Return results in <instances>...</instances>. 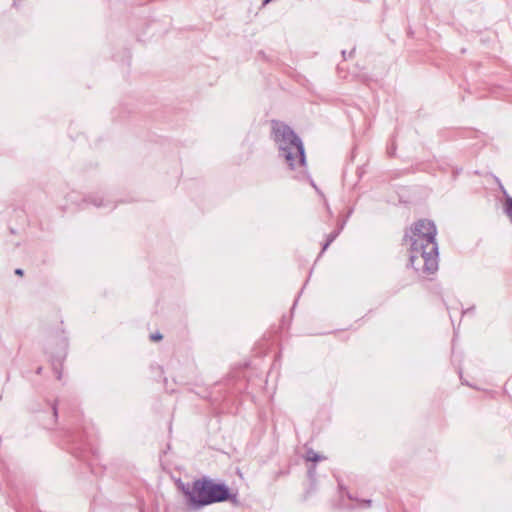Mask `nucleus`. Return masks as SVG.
<instances>
[{
  "label": "nucleus",
  "instance_id": "f257e3e1",
  "mask_svg": "<svg viewBox=\"0 0 512 512\" xmlns=\"http://www.w3.org/2000/svg\"><path fill=\"white\" fill-rule=\"evenodd\" d=\"M436 234L435 224L426 219L416 221L406 230L403 240L409 246V261L416 271L427 275L437 271Z\"/></svg>",
  "mask_w": 512,
  "mask_h": 512
},
{
  "label": "nucleus",
  "instance_id": "f03ea898",
  "mask_svg": "<svg viewBox=\"0 0 512 512\" xmlns=\"http://www.w3.org/2000/svg\"><path fill=\"white\" fill-rule=\"evenodd\" d=\"M272 135L278 144L282 156L291 169L302 167L305 164L304 147L299 137L286 124L273 120Z\"/></svg>",
  "mask_w": 512,
  "mask_h": 512
},
{
  "label": "nucleus",
  "instance_id": "7ed1b4c3",
  "mask_svg": "<svg viewBox=\"0 0 512 512\" xmlns=\"http://www.w3.org/2000/svg\"><path fill=\"white\" fill-rule=\"evenodd\" d=\"M185 494L195 507H202L225 501L229 497V489L224 484L204 479L195 481L192 487L185 491Z\"/></svg>",
  "mask_w": 512,
  "mask_h": 512
},
{
  "label": "nucleus",
  "instance_id": "20e7f679",
  "mask_svg": "<svg viewBox=\"0 0 512 512\" xmlns=\"http://www.w3.org/2000/svg\"><path fill=\"white\" fill-rule=\"evenodd\" d=\"M304 459L309 462H319L325 459L324 456L319 455L312 449L306 451Z\"/></svg>",
  "mask_w": 512,
  "mask_h": 512
},
{
  "label": "nucleus",
  "instance_id": "39448f33",
  "mask_svg": "<svg viewBox=\"0 0 512 512\" xmlns=\"http://www.w3.org/2000/svg\"><path fill=\"white\" fill-rule=\"evenodd\" d=\"M505 213L509 217L510 221L512 222V198L507 197L505 200L504 205Z\"/></svg>",
  "mask_w": 512,
  "mask_h": 512
},
{
  "label": "nucleus",
  "instance_id": "423d86ee",
  "mask_svg": "<svg viewBox=\"0 0 512 512\" xmlns=\"http://www.w3.org/2000/svg\"><path fill=\"white\" fill-rule=\"evenodd\" d=\"M150 338H151V340H152V341H158V340H161V339H162V335H161V334H159V333H156V334H152V335L150 336Z\"/></svg>",
  "mask_w": 512,
  "mask_h": 512
},
{
  "label": "nucleus",
  "instance_id": "0eeeda50",
  "mask_svg": "<svg viewBox=\"0 0 512 512\" xmlns=\"http://www.w3.org/2000/svg\"><path fill=\"white\" fill-rule=\"evenodd\" d=\"M15 274L18 275V276H23L24 272L22 269L18 268L15 270Z\"/></svg>",
  "mask_w": 512,
  "mask_h": 512
},
{
  "label": "nucleus",
  "instance_id": "6e6552de",
  "mask_svg": "<svg viewBox=\"0 0 512 512\" xmlns=\"http://www.w3.org/2000/svg\"><path fill=\"white\" fill-rule=\"evenodd\" d=\"M361 504H365L367 506H370L371 500H363V501H361Z\"/></svg>",
  "mask_w": 512,
  "mask_h": 512
},
{
  "label": "nucleus",
  "instance_id": "1a4fd4ad",
  "mask_svg": "<svg viewBox=\"0 0 512 512\" xmlns=\"http://www.w3.org/2000/svg\"><path fill=\"white\" fill-rule=\"evenodd\" d=\"M270 1L271 0H264L263 4L265 5V4L269 3Z\"/></svg>",
  "mask_w": 512,
  "mask_h": 512
},
{
  "label": "nucleus",
  "instance_id": "9d476101",
  "mask_svg": "<svg viewBox=\"0 0 512 512\" xmlns=\"http://www.w3.org/2000/svg\"><path fill=\"white\" fill-rule=\"evenodd\" d=\"M328 245H329V242H327V243L324 245V248H323V249H326Z\"/></svg>",
  "mask_w": 512,
  "mask_h": 512
}]
</instances>
